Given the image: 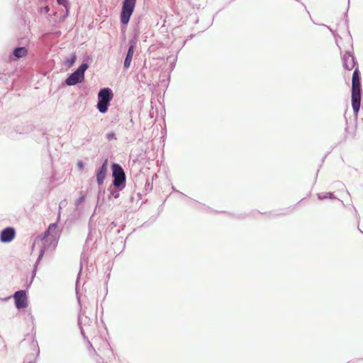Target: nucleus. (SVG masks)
<instances>
[{"label":"nucleus","instance_id":"25","mask_svg":"<svg viewBox=\"0 0 363 363\" xmlns=\"http://www.w3.org/2000/svg\"><path fill=\"white\" fill-rule=\"evenodd\" d=\"M56 1L60 6H62L65 9L71 7V4L69 0H56Z\"/></svg>","mask_w":363,"mask_h":363},{"label":"nucleus","instance_id":"40","mask_svg":"<svg viewBox=\"0 0 363 363\" xmlns=\"http://www.w3.org/2000/svg\"><path fill=\"white\" fill-rule=\"evenodd\" d=\"M318 175V171H317V172H316L315 179L317 178Z\"/></svg>","mask_w":363,"mask_h":363},{"label":"nucleus","instance_id":"32","mask_svg":"<svg viewBox=\"0 0 363 363\" xmlns=\"http://www.w3.org/2000/svg\"><path fill=\"white\" fill-rule=\"evenodd\" d=\"M79 170L83 171L84 169V162L82 160H79L77 163Z\"/></svg>","mask_w":363,"mask_h":363},{"label":"nucleus","instance_id":"14","mask_svg":"<svg viewBox=\"0 0 363 363\" xmlns=\"http://www.w3.org/2000/svg\"><path fill=\"white\" fill-rule=\"evenodd\" d=\"M46 250H47V247L45 246V242H43V246L40 249L38 257V258H37V259H36V261L35 262V264L33 266V272H32V274H33L32 279H33V277L36 274V271H37L38 265L40 264L41 259H43Z\"/></svg>","mask_w":363,"mask_h":363},{"label":"nucleus","instance_id":"3","mask_svg":"<svg viewBox=\"0 0 363 363\" xmlns=\"http://www.w3.org/2000/svg\"><path fill=\"white\" fill-rule=\"evenodd\" d=\"M137 0H123L120 12V22L121 30L125 38V32L130 18L135 11Z\"/></svg>","mask_w":363,"mask_h":363},{"label":"nucleus","instance_id":"41","mask_svg":"<svg viewBox=\"0 0 363 363\" xmlns=\"http://www.w3.org/2000/svg\"><path fill=\"white\" fill-rule=\"evenodd\" d=\"M188 199H189V200H192V201H196L195 200H194V199H191L190 197H188Z\"/></svg>","mask_w":363,"mask_h":363},{"label":"nucleus","instance_id":"27","mask_svg":"<svg viewBox=\"0 0 363 363\" xmlns=\"http://www.w3.org/2000/svg\"><path fill=\"white\" fill-rule=\"evenodd\" d=\"M350 0H347V11H345V14H344V18H345V25L347 26V27H348V24H349V19H348V10L350 9Z\"/></svg>","mask_w":363,"mask_h":363},{"label":"nucleus","instance_id":"45","mask_svg":"<svg viewBox=\"0 0 363 363\" xmlns=\"http://www.w3.org/2000/svg\"><path fill=\"white\" fill-rule=\"evenodd\" d=\"M353 208L355 211H357L356 208L354 206H353Z\"/></svg>","mask_w":363,"mask_h":363},{"label":"nucleus","instance_id":"5","mask_svg":"<svg viewBox=\"0 0 363 363\" xmlns=\"http://www.w3.org/2000/svg\"><path fill=\"white\" fill-rule=\"evenodd\" d=\"M14 304L17 309H24L28 307V296L26 290H19L13 294Z\"/></svg>","mask_w":363,"mask_h":363},{"label":"nucleus","instance_id":"26","mask_svg":"<svg viewBox=\"0 0 363 363\" xmlns=\"http://www.w3.org/2000/svg\"><path fill=\"white\" fill-rule=\"evenodd\" d=\"M86 199V195L84 194H81L79 197L75 201L74 205L76 207H78L82 202H84Z\"/></svg>","mask_w":363,"mask_h":363},{"label":"nucleus","instance_id":"37","mask_svg":"<svg viewBox=\"0 0 363 363\" xmlns=\"http://www.w3.org/2000/svg\"><path fill=\"white\" fill-rule=\"evenodd\" d=\"M172 190H173L174 191L179 192L180 194H182V196H184L187 197V196H186L184 193L180 192L179 191L177 190V189H175V187H174V186H172Z\"/></svg>","mask_w":363,"mask_h":363},{"label":"nucleus","instance_id":"10","mask_svg":"<svg viewBox=\"0 0 363 363\" xmlns=\"http://www.w3.org/2000/svg\"><path fill=\"white\" fill-rule=\"evenodd\" d=\"M60 214L57 216V220L55 223H50L47 229L43 233L41 240L45 243V242L48 241V235H52V234H57L60 235V233L57 231L58 228V220H60Z\"/></svg>","mask_w":363,"mask_h":363},{"label":"nucleus","instance_id":"44","mask_svg":"<svg viewBox=\"0 0 363 363\" xmlns=\"http://www.w3.org/2000/svg\"><path fill=\"white\" fill-rule=\"evenodd\" d=\"M347 130H348V127L347 126V127L345 128V131H347Z\"/></svg>","mask_w":363,"mask_h":363},{"label":"nucleus","instance_id":"29","mask_svg":"<svg viewBox=\"0 0 363 363\" xmlns=\"http://www.w3.org/2000/svg\"><path fill=\"white\" fill-rule=\"evenodd\" d=\"M108 140H116V135L114 132H109L106 135Z\"/></svg>","mask_w":363,"mask_h":363},{"label":"nucleus","instance_id":"2","mask_svg":"<svg viewBox=\"0 0 363 363\" xmlns=\"http://www.w3.org/2000/svg\"><path fill=\"white\" fill-rule=\"evenodd\" d=\"M91 58L86 56L81 65L72 72L67 74V78L63 81V86H74L82 83L84 80V74L86 70L89 67Z\"/></svg>","mask_w":363,"mask_h":363},{"label":"nucleus","instance_id":"36","mask_svg":"<svg viewBox=\"0 0 363 363\" xmlns=\"http://www.w3.org/2000/svg\"><path fill=\"white\" fill-rule=\"evenodd\" d=\"M269 214L272 215V216H279V215H284L285 213H275V212H270Z\"/></svg>","mask_w":363,"mask_h":363},{"label":"nucleus","instance_id":"19","mask_svg":"<svg viewBox=\"0 0 363 363\" xmlns=\"http://www.w3.org/2000/svg\"><path fill=\"white\" fill-rule=\"evenodd\" d=\"M77 55L75 52H72L69 57H67L63 62V65L66 67V68L69 69L73 67L77 61Z\"/></svg>","mask_w":363,"mask_h":363},{"label":"nucleus","instance_id":"15","mask_svg":"<svg viewBox=\"0 0 363 363\" xmlns=\"http://www.w3.org/2000/svg\"><path fill=\"white\" fill-rule=\"evenodd\" d=\"M46 250H47V247L45 246V242H43V246L40 249L38 257V258H37V259H36V261L35 262V264L33 266V272H32V274H33L32 279H33V277L36 274V271H37L38 265L40 264L41 259H43Z\"/></svg>","mask_w":363,"mask_h":363},{"label":"nucleus","instance_id":"33","mask_svg":"<svg viewBox=\"0 0 363 363\" xmlns=\"http://www.w3.org/2000/svg\"><path fill=\"white\" fill-rule=\"evenodd\" d=\"M336 186L340 189L345 187V184L340 181L335 182Z\"/></svg>","mask_w":363,"mask_h":363},{"label":"nucleus","instance_id":"42","mask_svg":"<svg viewBox=\"0 0 363 363\" xmlns=\"http://www.w3.org/2000/svg\"><path fill=\"white\" fill-rule=\"evenodd\" d=\"M81 333H82V335H84V331H83V330L82 328H81Z\"/></svg>","mask_w":363,"mask_h":363},{"label":"nucleus","instance_id":"16","mask_svg":"<svg viewBox=\"0 0 363 363\" xmlns=\"http://www.w3.org/2000/svg\"><path fill=\"white\" fill-rule=\"evenodd\" d=\"M134 52H135V50H133V48H128V50H127V52L125 54V59L123 61V69H128L130 67Z\"/></svg>","mask_w":363,"mask_h":363},{"label":"nucleus","instance_id":"35","mask_svg":"<svg viewBox=\"0 0 363 363\" xmlns=\"http://www.w3.org/2000/svg\"><path fill=\"white\" fill-rule=\"evenodd\" d=\"M42 134L45 137L47 145H49L48 134L46 133H43Z\"/></svg>","mask_w":363,"mask_h":363},{"label":"nucleus","instance_id":"9","mask_svg":"<svg viewBox=\"0 0 363 363\" xmlns=\"http://www.w3.org/2000/svg\"><path fill=\"white\" fill-rule=\"evenodd\" d=\"M28 55V49L25 46H18L13 48V52L9 55L10 61L18 60Z\"/></svg>","mask_w":363,"mask_h":363},{"label":"nucleus","instance_id":"7","mask_svg":"<svg viewBox=\"0 0 363 363\" xmlns=\"http://www.w3.org/2000/svg\"><path fill=\"white\" fill-rule=\"evenodd\" d=\"M33 126L30 124H21L16 125L13 127V129L8 132V137L14 139L16 134L19 135H27L32 132Z\"/></svg>","mask_w":363,"mask_h":363},{"label":"nucleus","instance_id":"23","mask_svg":"<svg viewBox=\"0 0 363 363\" xmlns=\"http://www.w3.org/2000/svg\"><path fill=\"white\" fill-rule=\"evenodd\" d=\"M96 231H89L88 235L85 241V244L84 246V248H89V244L90 242L94 241V242H96V238L94 237V234H96Z\"/></svg>","mask_w":363,"mask_h":363},{"label":"nucleus","instance_id":"43","mask_svg":"<svg viewBox=\"0 0 363 363\" xmlns=\"http://www.w3.org/2000/svg\"><path fill=\"white\" fill-rule=\"evenodd\" d=\"M359 230L363 234V231H362L358 227Z\"/></svg>","mask_w":363,"mask_h":363},{"label":"nucleus","instance_id":"30","mask_svg":"<svg viewBox=\"0 0 363 363\" xmlns=\"http://www.w3.org/2000/svg\"><path fill=\"white\" fill-rule=\"evenodd\" d=\"M108 159L107 157H106L105 159L103 160L102 164L99 167L104 169H108Z\"/></svg>","mask_w":363,"mask_h":363},{"label":"nucleus","instance_id":"20","mask_svg":"<svg viewBox=\"0 0 363 363\" xmlns=\"http://www.w3.org/2000/svg\"><path fill=\"white\" fill-rule=\"evenodd\" d=\"M317 197L318 200L322 201L323 199H337L340 201L342 204L343 201L339 199H337L335 195L333 192H325V193H318L317 194Z\"/></svg>","mask_w":363,"mask_h":363},{"label":"nucleus","instance_id":"12","mask_svg":"<svg viewBox=\"0 0 363 363\" xmlns=\"http://www.w3.org/2000/svg\"><path fill=\"white\" fill-rule=\"evenodd\" d=\"M108 169H104L99 167L96 169L94 177L96 178V183L100 188L103 186L104 181L107 177Z\"/></svg>","mask_w":363,"mask_h":363},{"label":"nucleus","instance_id":"4","mask_svg":"<svg viewBox=\"0 0 363 363\" xmlns=\"http://www.w3.org/2000/svg\"><path fill=\"white\" fill-rule=\"evenodd\" d=\"M112 176V187H119L121 189H125L126 186V175L122 166L116 162H112L111 164Z\"/></svg>","mask_w":363,"mask_h":363},{"label":"nucleus","instance_id":"31","mask_svg":"<svg viewBox=\"0 0 363 363\" xmlns=\"http://www.w3.org/2000/svg\"><path fill=\"white\" fill-rule=\"evenodd\" d=\"M49 11H50V7L48 5L40 8V12L41 13H48Z\"/></svg>","mask_w":363,"mask_h":363},{"label":"nucleus","instance_id":"13","mask_svg":"<svg viewBox=\"0 0 363 363\" xmlns=\"http://www.w3.org/2000/svg\"><path fill=\"white\" fill-rule=\"evenodd\" d=\"M140 34L139 26L137 25L134 27L133 30V34L131 38L128 41V48H133L135 50L137 45V43L139 40V36Z\"/></svg>","mask_w":363,"mask_h":363},{"label":"nucleus","instance_id":"38","mask_svg":"<svg viewBox=\"0 0 363 363\" xmlns=\"http://www.w3.org/2000/svg\"><path fill=\"white\" fill-rule=\"evenodd\" d=\"M194 36V34H191V35H190L189 36V38H192Z\"/></svg>","mask_w":363,"mask_h":363},{"label":"nucleus","instance_id":"6","mask_svg":"<svg viewBox=\"0 0 363 363\" xmlns=\"http://www.w3.org/2000/svg\"><path fill=\"white\" fill-rule=\"evenodd\" d=\"M343 67L346 70H352L353 68L358 67L357 58L352 52L347 50L345 52L342 57Z\"/></svg>","mask_w":363,"mask_h":363},{"label":"nucleus","instance_id":"11","mask_svg":"<svg viewBox=\"0 0 363 363\" xmlns=\"http://www.w3.org/2000/svg\"><path fill=\"white\" fill-rule=\"evenodd\" d=\"M113 98V93L111 88L104 87L98 93V100L111 102Z\"/></svg>","mask_w":363,"mask_h":363},{"label":"nucleus","instance_id":"18","mask_svg":"<svg viewBox=\"0 0 363 363\" xmlns=\"http://www.w3.org/2000/svg\"><path fill=\"white\" fill-rule=\"evenodd\" d=\"M59 239L60 235L52 234V235H48V241L45 242V246L47 247L49 246H52L54 248H55L57 245Z\"/></svg>","mask_w":363,"mask_h":363},{"label":"nucleus","instance_id":"8","mask_svg":"<svg viewBox=\"0 0 363 363\" xmlns=\"http://www.w3.org/2000/svg\"><path fill=\"white\" fill-rule=\"evenodd\" d=\"M16 236V230L13 227H6L0 233V241L3 243L11 242Z\"/></svg>","mask_w":363,"mask_h":363},{"label":"nucleus","instance_id":"24","mask_svg":"<svg viewBox=\"0 0 363 363\" xmlns=\"http://www.w3.org/2000/svg\"><path fill=\"white\" fill-rule=\"evenodd\" d=\"M96 211V207L95 208V209L94 211V213L91 216V217L89 218V223H88V230H89V231H94V232L96 231L94 225H93L94 217Z\"/></svg>","mask_w":363,"mask_h":363},{"label":"nucleus","instance_id":"34","mask_svg":"<svg viewBox=\"0 0 363 363\" xmlns=\"http://www.w3.org/2000/svg\"><path fill=\"white\" fill-rule=\"evenodd\" d=\"M116 223L114 221H113L111 223V224L108 226L107 228L109 230H112L113 228V227H116Z\"/></svg>","mask_w":363,"mask_h":363},{"label":"nucleus","instance_id":"1","mask_svg":"<svg viewBox=\"0 0 363 363\" xmlns=\"http://www.w3.org/2000/svg\"><path fill=\"white\" fill-rule=\"evenodd\" d=\"M361 80V73L359 67H357L352 74L351 89V103L355 121L357 120L358 113L361 107L362 94Z\"/></svg>","mask_w":363,"mask_h":363},{"label":"nucleus","instance_id":"28","mask_svg":"<svg viewBox=\"0 0 363 363\" xmlns=\"http://www.w3.org/2000/svg\"><path fill=\"white\" fill-rule=\"evenodd\" d=\"M65 13L60 16V21H64L69 15L70 8H65Z\"/></svg>","mask_w":363,"mask_h":363},{"label":"nucleus","instance_id":"17","mask_svg":"<svg viewBox=\"0 0 363 363\" xmlns=\"http://www.w3.org/2000/svg\"><path fill=\"white\" fill-rule=\"evenodd\" d=\"M82 259H85V257L84 255L82 254V256H81V262H80V269H79V272L77 274V280H76V283H75V292H76V296H77V301L79 302V303L80 304V298H79V279H80V276H81V274H82Z\"/></svg>","mask_w":363,"mask_h":363},{"label":"nucleus","instance_id":"22","mask_svg":"<svg viewBox=\"0 0 363 363\" xmlns=\"http://www.w3.org/2000/svg\"><path fill=\"white\" fill-rule=\"evenodd\" d=\"M123 189H121L119 187H112V184L108 188V191L110 192L108 196V199L111 197L114 199H118L120 196V191Z\"/></svg>","mask_w":363,"mask_h":363},{"label":"nucleus","instance_id":"46","mask_svg":"<svg viewBox=\"0 0 363 363\" xmlns=\"http://www.w3.org/2000/svg\"><path fill=\"white\" fill-rule=\"evenodd\" d=\"M28 363H34V362H29Z\"/></svg>","mask_w":363,"mask_h":363},{"label":"nucleus","instance_id":"39","mask_svg":"<svg viewBox=\"0 0 363 363\" xmlns=\"http://www.w3.org/2000/svg\"><path fill=\"white\" fill-rule=\"evenodd\" d=\"M344 116H345V121H346V124H347V117L345 116V115Z\"/></svg>","mask_w":363,"mask_h":363},{"label":"nucleus","instance_id":"21","mask_svg":"<svg viewBox=\"0 0 363 363\" xmlns=\"http://www.w3.org/2000/svg\"><path fill=\"white\" fill-rule=\"evenodd\" d=\"M110 104L111 102L98 100L96 108L100 113H105L108 111Z\"/></svg>","mask_w":363,"mask_h":363}]
</instances>
